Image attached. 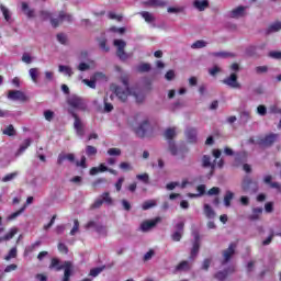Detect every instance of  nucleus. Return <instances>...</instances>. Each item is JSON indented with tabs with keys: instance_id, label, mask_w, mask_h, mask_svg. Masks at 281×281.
Returning <instances> with one entry per match:
<instances>
[{
	"instance_id": "nucleus-1",
	"label": "nucleus",
	"mask_w": 281,
	"mask_h": 281,
	"mask_svg": "<svg viewBox=\"0 0 281 281\" xmlns=\"http://www.w3.org/2000/svg\"><path fill=\"white\" fill-rule=\"evenodd\" d=\"M115 71L120 74V80L123 83V87L117 86L115 83H112L110 86L111 91L116 95L117 100L120 102H126L131 95L135 98L136 102L142 103L146 95H144V92L139 90V88H131L128 87V75L120 68V66L115 67Z\"/></svg>"
},
{
	"instance_id": "nucleus-2",
	"label": "nucleus",
	"mask_w": 281,
	"mask_h": 281,
	"mask_svg": "<svg viewBox=\"0 0 281 281\" xmlns=\"http://www.w3.org/2000/svg\"><path fill=\"white\" fill-rule=\"evenodd\" d=\"M68 104L70 106L68 111L75 120L74 128L78 137H85V123L75 111H87V103L80 97L72 95L68 99Z\"/></svg>"
},
{
	"instance_id": "nucleus-3",
	"label": "nucleus",
	"mask_w": 281,
	"mask_h": 281,
	"mask_svg": "<svg viewBox=\"0 0 281 281\" xmlns=\"http://www.w3.org/2000/svg\"><path fill=\"white\" fill-rule=\"evenodd\" d=\"M41 18L43 19V21L50 20V25L53 27H58L59 24L65 23V21L67 23H71V21H74V16H71V14L66 13L64 11L59 12L57 18H53L49 11H42Z\"/></svg>"
},
{
	"instance_id": "nucleus-4",
	"label": "nucleus",
	"mask_w": 281,
	"mask_h": 281,
	"mask_svg": "<svg viewBox=\"0 0 281 281\" xmlns=\"http://www.w3.org/2000/svg\"><path fill=\"white\" fill-rule=\"evenodd\" d=\"M49 269H56L57 271H63L64 269L63 281H69V278H71V271H74V265L71 261H65L64 263H60L58 258H53Z\"/></svg>"
},
{
	"instance_id": "nucleus-5",
	"label": "nucleus",
	"mask_w": 281,
	"mask_h": 281,
	"mask_svg": "<svg viewBox=\"0 0 281 281\" xmlns=\"http://www.w3.org/2000/svg\"><path fill=\"white\" fill-rule=\"evenodd\" d=\"M277 139H278V134H269V135H266L265 137H259L257 139L250 138L249 143L258 144V146L267 147L274 144Z\"/></svg>"
},
{
	"instance_id": "nucleus-6",
	"label": "nucleus",
	"mask_w": 281,
	"mask_h": 281,
	"mask_svg": "<svg viewBox=\"0 0 281 281\" xmlns=\"http://www.w3.org/2000/svg\"><path fill=\"white\" fill-rule=\"evenodd\" d=\"M241 190L246 194H256L258 192V182L250 180V178H245L241 182Z\"/></svg>"
},
{
	"instance_id": "nucleus-7",
	"label": "nucleus",
	"mask_w": 281,
	"mask_h": 281,
	"mask_svg": "<svg viewBox=\"0 0 281 281\" xmlns=\"http://www.w3.org/2000/svg\"><path fill=\"white\" fill-rule=\"evenodd\" d=\"M113 45L116 47V56L120 60H128V55L124 52L126 43L123 40H114Z\"/></svg>"
},
{
	"instance_id": "nucleus-8",
	"label": "nucleus",
	"mask_w": 281,
	"mask_h": 281,
	"mask_svg": "<svg viewBox=\"0 0 281 281\" xmlns=\"http://www.w3.org/2000/svg\"><path fill=\"white\" fill-rule=\"evenodd\" d=\"M223 85H226V87H229V89H241L240 82H238V75L236 72L231 74L228 77L223 79Z\"/></svg>"
},
{
	"instance_id": "nucleus-9",
	"label": "nucleus",
	"mask_w": 281,
	"mask_h": 281,
	"mask_svg": "<svg viewBox=\"0 0 281 281\" xmlns=\"http://www.w3.org/2000/svg\"><path fill=\"white\" fill-rule=\"evenodd\" d=\"M86 229H94V232H97V234H99L100 236H106L108 231H106V226L95 222V221H90L86 224Z\"/></svg>"
},
{
	"instance_id": "nucleus-10",
	"label": "nucleus",
	"mask_w": 281,
	"mask_h": 281,
	"mask_svg": "<svg viewBox=\"0 0 281 281\" xmlns=\"http://www.w3.org/2000/svg\"><path fill=\"white\" fill-rule=\"evenodd\" d=\"M247 10H249V7L239 5L233 10H231L227 15L229 19H243L247 14Z\"/></svg>"
},
{
	"instance_id": "nucleus-11",
	"label": "nucleus",
	"mask_w": 281,
	"mask_h": 281,
	"mask_svg": "<svg viewBox=\"0 0 281 281\" xmlns=\"http://www.w3.org/2000/svg\"><path fill=\"white\" fill-rule=\"evenodd\" d=\"M237 243H232L226 250L223 251V261L222 265H227L228 260H232V256L236 254Z\"/></svg>"
},
{
	"instance_id": "nucleus-12",
	"label": "nucleus",
	"mask_w": 281,
	"mask_h": 281,
	"mask_svg": "<svg viewBox=\"0 0 281 281\" xmlns=\"http://www.w3.org/2000/svg\"><path fill=\"white\" fill-rule=\"evenodd\" d=\"M149 130H150V122L148 121V119H144L140 122V124L135 128V133L136 135H138V137H144Z\"/></svg>"
},
{
	"instance_id": "nucleus-13",
	"label": "nucleus",
	"mask_w": 281,
	"mask_h": 281,
	"mask_svg": "<svg viewBox=\"0 0 281 281\" xmlns=\"http://www.w3.org/2000/svg\"><path fill=\"white\" fill-rule=\"evenodd\" d=\"M8 99L19 102H25L27 100V95H25V92L21 90H10L8 93Z\"/></svg>"
},
{
	"instance_id": "nucleus-14",
	"label": "nucleus",
	"mask_w": 281,
	"mask_h": 281,
	"mask_svg": "<svg viewBox=\"0 0 281 281\" xmlns=\"http://www.w3.org/2000/svg\"><path fill=\"white\" fill-rule=\"evenodd\" d=\"M157 223H161V217H156L154 220L143 222L140 224V232H150V229H153Z\"/></svg>"
},
{
	"instance_id": "nucleus-15",
	"label": "nucleus",
	"mask_w": 281,
	"mask_h": 281,
	"mask_svg": "<svg viewBox=\"0 0 281 281\" xmlns=\"http://www.w3.org/2000/svg\"><path fill=\"white\" fill-rule=\"evenodd\" d=\"M102 78H104V74L102 72H97L94 74L91 79H83L82 82L83 85H87V87H89L90 89H95V81L97 80H102Z\"/></svg>"
},
{
	"instance_id": "nucleus-16",
	"label": "nucleus",
	"mask_w": 281,
	"mask_h": 281,
	"mask_svg": "<svg viewBox=\"0 0 281 281\" xmlns=\"http://www.w3.org/2000/svg\"><path fill=\"white\" fill-rule=\"evenodd\" d=\"M202 168H210L211 172H214V168H216V161H212V157L204 155L201 159Z\"/></svg>"
},
{
	"instance_id": "nucleus-17",
	"label": "nucleus",
	"mask_w": 281,
	"mask_h": 281,
	"mask_svg": "<svg viewBox=\"0 0 281 281\" xmlns=\"http://www.w3.org/2000/svg\"><path fill=\"white\" fill-rule=\"evenodd\" d=\"M193 8L198 10L199 12H205L207 8H210V1L207 0H194L193 1Z\"/></svg>"
},
{
	"instance_id": "nucleus-18",
	"label": "nucleus",
	"mask_w": 281,
	"mask_h": 281,
	"mask_svg": "<svg viewBox=\"0 0 281 281\" xmlns=\"http://www.w3.org/2000/svg\"><path fill=\"white\" fill-rule=\"evenodd\" d=\"M204 216L209 218L210 221H213V218H216V211L212 209L210 204H204L203 206Z\"/></svg>"
},
{
	"instance_id": "nucleus-19",
	"label": "nucleus",
	"mask_w": 281,
	"mask_h": 281,
	"mask_svg": "<svg viewBox=\"0 0 281 281\" xmlns=\"http://www.w3.org/2000/svg\"><path fill=\"white\" fill-rule=\"evenodd\" d=\"M186 137L190 144H194L196 142V130L194 127H188L186 130Z\"/></svg>"
},
{
	"instance_id": "nucleus-20",
	"label": "nucleus",
	"mask_w": 281,
	"mask_h": 281,
	"mask_svg": "<svg viewBox=\"0 0 281 281\" xmlns=\"http://www.w3.org/2000/svg\"><path fill=\"white\" fill-rule=\"evenodd\" d=\"M145 3L149 5V8H166V5H168L166 0H148Z\"/></svg>"
},
{
	"instance_id": "nucleus-21",
	"label": "nucleus",
	"mask_w": 281,
	"mask_h": 281,
	"mask_svg": "<svg viewBox=\"0 0 281 281\" xmlns=\"http://www.w3.org/2000/svg\"><path fill=\"white\" fill-rule=\"evenodd\" d=\"M200 245H199V234H195V241L193 244V247L191 249V256L190 259L194 260L199 254Z\"/></svg>"
},
{
	"instance_id": "nucleus-22",
	"label": "nucleus",
	"mask_w": 281,
	"mask_h": 281,
	"mask_svg": "<svg viewBox=\"0 0 281 281\" xmlns=\"http://www.w3.org/2000/svg\"><path fill=\"white\" fill-rule=\"evenodd\" d=\"M19 233V228L13 227L9 231V233H7L3 237H0V243H3L5 240H12V238H14V236H16V234Z\"/></svg>"
},
{
	"instance_id": "nucleus-23",
	"label": "nucleus",
	"mask_w": 281,
	"mask_h": 281,
	"mask_svg": "<svg viewBox=\"0 0 281 281\" xmlns=\"http://www.w3.org/2000/svg\"><path fill=\"white\" fill-rule=\"evenodd\" d=\"M58 71H59V74H64L65 76H68L69 78H71V76H74V69H71V67H69V66L59 65Z\"/></svg>"
},
{
	"instance_id": "nucleus-24",
	"label": "nucleus",
	"mask_w": 281,
	"mask_h": 281,
	"mask_svg": "<svg viewBox=\"0 0 281 281\" xmlns=\"http://www.w3.org/2000/svg\"><path fill=\"white\" fill-rule=\"evenodd\" d=\"M196 190L199 193H189V199H198V196H203V194H205V184L198 186Z\"/></svg>"
},
{
	"instance_id": "nucleus-25",
	"label": "nucleus",
	"mask_w": 281,
	"mask_h": 281,
	"mask_svg": "<svg viewBox=\"0 0 281 281\" xmlns=\"http://www.w3.org/2000/svg\"><path fill=\"white\" fill-rule=\"evenodd\" d=\"M245 161H247V153L241 151L235 155L236 166H240V164H245Z\"/></svg>"
},
{
	"instance_id": "nucleus-26",
	"label": "nucleus",
	"mask_w": 281,
	"mask_h": 281,
	"mask_svg": "<svg viewBox=\"0 0 281 281\" xmlns=\"http://www.w3.org/2000/svg\"><path fill=\"white\" fill-rule=\"evenodd\" d=\"M65 159H67L68 161H75L76 156L74 154H68V155L60 154L58 156L57 164H59V165L63 164V161H65Z\"/></svg>"
},
{
	"instance_id": "nucleus-27",
	"label": "nucleus",
	"mask_w": 281,
	"mask_h": 281,
	"mask_svg": "<svg viewBox=\"0 0 281 281\" xmlns=\"http://www.w3.org/2000/svg\"><path fill=\"white\" fill-rule=\"evenodd\" d=\"M32 144V139L26 138L23 144L20 146L16 155H23V153H25V150H27V148H30V145Z\"/></svg>"
},
{
	"instance_id": "nucleus-28",
	"label": "nucleus",
	"mask_w": 281,
	"mask_h": 281,
	"mask_svg": "<svg viewBox=\"0 0 281 281\" xmlns=\"http://www.w3.org/2000/svg\"><path fill=\"white\" fill-rule=\"evenodd\" d=\"M153 207H157V200H147L142 204V210H150Z\"/></svg>"
},
{
	"instance_id": "nucleus-29",
	"label": "nucleus",
	"mask_w": 281,
	"mask_h": 281,
	"mask_svg": "<svg viewBox=\"0 0 281 281\" xmlns=\"http://www.w3.org/2000/svg\"><path fill=\"white\" fill-rule=\"evenodd\" d=\"M234 199V192L226 191L224 195V205L225 207H229L232 205V200Z\"/></svg>"
},
{
	"instance_id": "nucleus-30",
	"label": "nucleus",
	"mask_w": 281,
	"mask_h": 281,
	"mask_svg": "<svg viewBox=\"0 0 281 281\" xmlns=\"http://www.w3.org/2000/svg\"><path fill=\"white\" fill-rule=\"evenodd\" d=\"M167 12L169 14H181V13L186 12V7H169L167 9Z\"/></svg>"
},
{
	"instance_id": "nucleus-31",
	"label": "nucleus",
	"mask_w": 281,
	"mask_h": 281,
	"mask_svg": "<svg viewBox=\"0 0 281 281\" xmlns=\"http://www.w3.org/2000/svg\"><path fill=\"white\" fill-rule=\"evenodd\" d=\"M260 214H262V207H254L252 214L249 216V220L258 221L260 218Z\"/></svg>"
},
{
	"instance_id": "nucleus-32",
	"label": "nucleus",
	"mask_w": 281,
	"mask_h": 281,
	"mask_svg": "<svg viewBox=\"0 0 281 281\" xmlns=\"http://www.w3.org/2000/svg\"><path fill=\"white\" fill-rule=\"evenodd\" d=\"M22 11L29 19H32L34 16V10L30 9V5L26 2H22Z\"/></svg>"
},
{
	"instance_id": "nucleus-33",
	"label": "nucleus",
	"mask_w": 281,
	"mask_h": 281,
	"mask_svg": "<svg viewBox=\"0 0 281 281\" xmlns=\"http://www.w3.org/2000/svg\"><path fill=\"white\" fill-rule=\"evenodd\" d=\"M101 201L105 203L106 205H113V198H111V194L109 192H104L100 195Z\"/></svg>"
},
{
	"instance_id": "nucleus-34",
	"label": "nucleus",
	"mask_w": 281,
	"mask_h": 281,
	"mask_svg": "<svg viewBox=\"0 0 281 281\" xmlns=\"http://www.w3.org/2000/svg\"><path fill=\"white\" fill-rule=\"evenodd\" d=\"M29 75L31 76L32 82L35 85L38 83V68H31Z\"/></svg>"
},
{
	"instance_id": "nucleus-35",
	"label": "nucleus",
	"mask_w": 281,
	"mask_h": 281,
	"mask_svg": "<svg viewBox=\"0 0 281 281\" xmlns=\"http://www.w3.org/2000/svg\"><path fill=\"white\" fill-rule=\"evenodd\" d=\"M3 135H8V137H14L16 135V130H14V125H8L3 131Z\"/></svg>"
},
{
	"instance_id": "nucleus-36",
	"label": "nucleus",
	"mask_w": 281,
	"mask_h": 281,
	"mask_svg": "<svg viewBox=\"0 0 281 281\" xmlns=\"http://www.w3.org/2000/svg\"><path fill=\"white\" fill-rule=\"evenodd\" d=\"M177 135V128L171 127L165 131V137L166 139H169V142H172V138Z\"/></svg>"
},
{
	"instance_id": "nucleus-37",
	"label": "nucleus",
	"mask_w": 281,
	"mask_h": 281,
	"mask_svg": "<svg viewBox=\"0 0 281 281\" xmlns=\"http://www.w3.org/2000/svg\"><path fill=\"white\" fill-rule=\"evenodd\" d=\"M176 271H190V261H181L176 267Z\"/></svg>"
},
{
	"instance_id": "nucleus-38",
	"label": "nucleus",
	"mask_w": 281,
	"mask_h": 281,
	"mask_svg": "<svg viewBox=\"0 0 281 281\" xmlns=\"http://www.w3.org/2000/svg\"><path fill=\"white\" fill-rule=\"evenodd\" d=\"M140 16H143L146 23H153L155 21V16L148 11L140 12Z\"/></svg>"
},
{
	"instance_id": "nucleus-39",
	"label": "nucleus",
	"mask_w": 281,
	"mask_h": 281,
	"mask_svg": "<svg viewBox=\"0 0 281 281\" xmlns=\"http://www.w3.org/2000/svg\"><path fill=\"white\" fill-rule=\"evenodd\" d=\"M203 47H207V42L203 40H199L191 45L192 49H203Z\"/></svg>"
},
{
	"instance_id": "nucleus-40",
	"label": "nucleus",
	"mask_w": 281,
	"mask_h": 281,
	"mask_svg": "<svg viewBox=\"0 0 281 281\" xmlns=\"http://www.w3.org/2000/svg\"><path fill=\"white\" fill-rule=\"evenodd\" d=\"M136 179L138 181H142L143 183H145L146 186L150 182V176H148V173H139L136 175Z\"/></svg>"
},
{
	"instance_id": "nucleus-41",
	"label": "nucleus",
	"mask_w": 281,
	"mask_h": 281,
	"mask_svg": "<svg viewBox=\"0 0 281 281\" xmlns=\"http://www.w3.org/2000/svg\"><path fill=\"white\" fill-rule=\"evenodd\" d=\"M19 177V171H14L12 173H8L2 178L3 183H8L10 181H14V178Z\"/></svg>"
},
{
	"instance_id": "nucleus-42",
	"label": "nucleus",
	"mask_w": 281,
	"mask_h": 281,
	"mask_svg": "<svg viewBox=\"0 0 281 281\" xmlns=\"http://www.w3.org/2000/svg\"><path fill=\"white\" fill-rule=\"evenodd\" d=\"M23 212H25V205L22 209H20L18 212H14L11 215H9L8 221H14V218H19V216H21Z\"/></svg>"
},
{
	"instance_id": "nucleus-43",
	"label": "nucleus",
	"mask_w": 281,
	"mask_h": 281,
	"mask_svg": "<svg viewBox=\"0 0 281 281\" xmlns=\"http://www.w3.org/2000/svg\"><path fill=\"white\" fill-rule=\"evenodd\" d=\"M169 151L173 156L179 155V148H177V145L172 140H169Z\"/></svg>"
},
{
	"instance_id": "nucleus-44",
	"label": "nucleus",
	"mask_w": 281,
	"mask_h": 281,
	"mask_svg": "<svg viewBox=\"0 0 281 281\" xmlns=\"http://www.w3.org/2000/svg\"><path fill=\"white\" fill-rule=\"evenodd\" d=\"M86 155H88V157H91L93 155H98V149L91 145H88L86 147Z\"/></svg>"
},
{
	"instance_id": "nucleus-45",
	"label": "nucleus",
	"mask_w": 281,
	"mask_h": 281,
	"mask_svg": "<svg viewBox=\"0 0 281 281\" xmlns=\"http://www.w3.org/2000/svg\"><path fill=\"white\" fill-rule=\"evenodd\" d=\"M108 155H110V157H120V155H122V149H120V148H110L108 150Z\"/></svg>"
},
{
	"instance_id": "nucleus-46",
	"label": "nucleus",
	"mask_w": 281,
	"mask_h": 281,
	"mask_svg": "<svg viewBox=\"0 0 281 281\" xmlns=\"http://www.w3.org/2000/svg\"><path fill=\"white\" fill-rule=\"evenodd\" d=\"M78 229H80V222H78V220H75L74 227L70 231V236H76V234H78Z\"/></svg>"
},
{
	"instance_id": "nucleus-47",
	"label": "nucleus",
	"mask_w": 281,
	"mask_h": 281,
	"mask_svg": "<svg viewBox=\"0 0 281 281\" xmlns=\"http://www.w3.org/2000/svg\"><path fill=\"white\" fill-rule=\"evenodd\" d=\"M137 71H140L142 74L146 71H150V64H140L137 66Z\"/></svg>"
},
{
	"instance_id": "nucleus-48",
	"label": "nucleus",
	"mask_w": 281,
	"mask_h": 281,
	"mask_svg": "<svg viewBox=\"0 0 281 281\" xmlns=\"http://www.w3.org/2000/svg\"><path fill=\"white\" fill-rule=\"evenodd\" d=\"M120 168L121 170H125V172H131V170H133V165L130 162H121Z\"/></svg>"
},
{
	"instance_id": "nucleus-49",
	"label": "nucleus",
	"mask_w": 281,
	"mask_h": 281,
	"mask_svg": "<svg viewBox=\"0 0 281 281\" xmlns=\"http://www.w3.org/2000/svg\"><path fill=\"white\" fill-rule=\"evenodd\" d=\"M257 49H258V46H254V45L248 46V47L246 48V54H247V56H256Z\"/></svg>"
},
{
	"instance_id": "nucleus-50",
	"label": "nucleus",
	"mask_w": 281,
	"mask_h": 281,
	"mask_svg": "<svg viewBox=\"0 0 281 281\" xmlns=\"http://www.w3.org/2000/svg\"><path fill=\"white\" fill-rule=\"evenodd\" d=\"M209 196H216L221 194V189L218 187H213L207 191Z\"/></svg>"
},
{
	"instance_id": "nucleus-51",
	"label": "nucleus",
	"mask_w": 281,
	"mask_h": 281,
	"mask_svg": "<svg viewBox=\"0 0 281 281\" xmlns=\"http://www.w3.org/2000/svg\"><path fill=\"white\" fill-rule=\"evenodd\" d=\"M104 269V266L103 267H99V268H94V269H91L90 270V276L92 278H98V276H100V272Z\"/></svg>"
},
{
	"instance_id": "nucleus-52",
	"label": "nucleus",
	"mask_w": 281,
	"mask_h": 281,
	"mask_svg": "<svg viewBox=\"0 0 281 281\" xmlns=\"http://www.w3.org/2000/svg\"><path fill=\"white\" fill-rule=\"evenodd\" d=\"M12 258H16V247L12 248L9 254L4 257V260L9 261Z\"/></svg>"
},
{
	"instance_id": "nucleus-53",
	"label": "nucleus",
	"mask_w": 281,
	"mask_h": 281,
	"mask_svg": "<svg viewBox=\"0 0 281 281\" xmlns=\"http://www.w3.org/2000/svg\"><path fill=\"white\" fill-rule=\"evenodd\" d=\"M0 8L5 21L10 22V10H8V8H5L4 5H1Z\"/></svg>"
},
{
	"instance_id": "nucleus-54",
	"label": "nucleus",
	"mask_w": 281,
	"mask_h": 281,
	"mask_svg": "<svg viewBox=\"0 0 281 281\" xmlns=\"http://www.w3.org/2000/svg\"><path fill=\"white\" fill-rule=\"evenodd\" d=\"M44 117L47 122H52V120H54V111L52 110H46L44 112Z\"/></svg>"
},
{
	"instance_id": "nucleus-55",
	"label": "nucleus",
	"mask_w": 281,
	"mask_h": 281,
	"mask_svg": "<svg viewBox=\"0 0 281 281\" xmlns=\"http://www.w3.org/2000/svg\"><path fill=\"white\" fill-rule=\"evenodd\" d=\"M104 111L105 113H111L113 111V104L109 103V99H104Z\"/></svg>"
},
{
	"instance_id": "nucleus-56",
	"label": "nucleus",
	"mask_w": 281,
	"mask_h": 281,
	"mask_svg": "<svg viewBox=\"0 0 281 281\" xmlns=\"http://www.w3.org/2000/svg\"><path fill=\"white\" fill-rule=\"evenodd\" d=\"M281 30V22H277L269 27V32H280Z\"/></svg>"
},
{
	"instance_id": "nucleus-57",
	"label": "nucleus",
	"mask_w": 281,
	"mask_h": 281,
	"mask_svg": "<svg viewBox=\"0 0 281 281\" xmlns=\"http://www.w3.org/2000/svg\"><path fill=\"white\" fill-rule=\"evenodd\" d=\"M57 41L61 45H65L67 43V35H65L64 33L57 34Z\"/></svg>"
},
{
	"instance_id": "nucleus-58",
	"label": "nucleus",
	"mask_w": 281,
	"mask_h": 281,
	"mask_svg": "<svg viewBox=\"0 0 281 281\" xmlns=\"http://www.w3.org/2000/svg\"><path fill=\"white\" fill-rule=\"evenodd\" d=\"M58 251H60V254H69V248H67V245H65L64 243H59Z\"/></svg>"
},
{
	"instance_id": "nucleus-59",
	"label": "nucleus",
	"mask_w": 281,
	"mask_h": 281,
	"mask_svg": "<svg viewBox=\"0 0 281 281\" xmlns=\"http://www.w3.org/2000/svg\"><path fill=\"white\" fill-rule=\"evenodd\" d=\"M215 278L220 281H223L227 278V271H220L215 274Z\"/></svg>"
},
{
	"instance_id": "nucleus-60",
	"label": "nucleus",
	"mask_w": 281,
	"mask_h": 281,
	"mask_svg": "<svg viewBox=\"0 0 281 281\" xmlns=\"http://www.w3.org/2000/svg\"><path fill=\"white\" fill-rule=\"evenodd\" d=\"M103 200L101 198H98L94 203L92 204V209L93 210H98L99 207H102L103 204Z\"/></svg>"
},
{
	"instance_id": "nucleus-61",
	"label": "nucleus",
	"mask_w": 281,
	"mask_h": 281,
	"mask_svg": "<svg viewBox=\"0 0 281 281\" xmlns=\"http://www.w3.org/2000/svg\"><path fill=\"white\" fill-rule=\"evenodd\" d=\"M210 76H216V74H221V67L214 66L213 68L209 69Z\"/></svg>"
},
{
	"instance_id": "nucleus-62",
	"label": "nucleus",
	"mask_w": 281,
	"mask_h": 281,
	"mask_svg": "<svg viewBox=\"0 0 281 281\" xmlns=\"http://www.w3.org/2000/svg\"><path fill=\"white\" fill-rule=\"evenodd\" d=\"M22 63L30 65L32 63V56H30V54L27 53H24L22 56Z\"/></svg>"
},
{
	"instance_id": "nucleus-63",
	"label": "nucleus",
	"mask_w": 281,
	"mask_h": 281,
	"mask_svg": "<svg viewBox=\"0 0 281 281\" xmlns=\"http://www.w3.org/2000/svg\"><path fill=\"white\" fill-rule=\"evenodd\" d=\"M257 113H258V115H262V116L267 115V106H265V105H259V106L257 108Z\"/></svg>"
},
{
	"instance_id": "nucleus-64",
	"label": "nucleus",
	"mask_w": 281,
	"mask_h": 281,
	"mask_svg": "<svg viewBox=\"0 0 281 281\" xmlns=\"http://www.w3.org/2000/svg\"><path fill=\"white\" fill-rule=\"evenodd\" d=\"M269 57L274 58L276 60H281V52H270Z\"/></svg>"
}]
</instances>
